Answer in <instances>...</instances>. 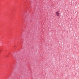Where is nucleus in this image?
Listing matches in <instances>:
<instances>
[{"label":"nucleus","instance_id":"obj_1","mask_svg":"<svg viewBox=\"0 0 79 79\" xmlns=\"http://www.w3.org/2000/svg\"><path fill=\"white\" fill-rule=\"evenodd\" d=\"M56 14L57 16H60V13L59 12V11H58L56 12Z\"/></svg>","mask_w":79,"mask_h":79}]
</instances>
